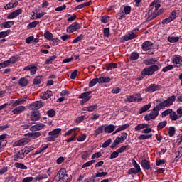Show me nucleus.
<instances>
[{
    "label": "nucleus",
    "instance_id": "13",
    "mask_svg": "<svg viewBox=\"0 0 182 182\" xmlns=\"http://www.w3.org/2000/svg\"><path fill=\"white\" fill-rule=\"evenodd\" d=\"M80 24L75 22L67 28V32L68 33H73V32H75V31H77V29H80Z\"/></svg>",
    "mask_w": 182,
    "mask_h": 182
},
{
    "label": "nucleus",
    "instance_id": "7",
    "mask_svg": "<svg viewBox=\"0 0 182 182\" xmlns=\"http://www.w3.org/2000/svg\"><path fill=\"white\" fill-rule=\"evenodd\" d=\"M157 70H159V65H153L150 67L144 68L142 70L141 74L144 75L145 76H151V75H154V72H157Z\"/></svg>",
    "mask_w": 182,
    "mask_h": 182
},
{
    "label": "nucleus",
    "instance_id": "20",
    "mask_svg": "<svg viewBox=\"0 0 182 182\" xmlns=\"http://www.w3.org/2000/svg\"><path fill=\"white\" fill-rule=\"evenodd\" d=\"M24 70H29L30 75H35L38 71V67L33 65H30L28 66H26L24 68Z\"/></svg>",
    "mask_w": 182,
    "mask_h": 182
},
{
    "label": "nucleus",
    "instance_id": "5",
    "mask_svg": "<svg viewBox=\"0 0 182 182\" xmlns=\"http://www.w3.org/2000/svg\"><path fill=\"white\" fill-rule=\"evenodd\" d=\"M132 164L134 168H131L127 171V174L132 175V174H139L141 171V168H140V164L137 163V161L132 159L131 160Z\"/></svg>",
    "mask_w": 182,
    "mask_h": 182
},
{
    "label": "nucleus",
    "instance_id": "48",
    "mask_svg": "<svg viewBox=\"0 0 182 182\" xmlns=\"http://www.w3.org/2000/svg\"><path fill=\"white\" fill-rule=\"evenodd\" d=\"M180 38L179 37H174V36H169L168 38V41L171 43H176V42H178Z\"/></svg>",
    "mask_w": 182,
    "mask_h": 182
},
{
    "label": "nucleus",
    "instance_id": "4",
    "mask_svg": "<svg viewBox=\"0 0 182 182\" xmlns=\"http://www.w3.org/2000/svg\"><path fill=\"white\" fill-rule=\"evenodd\" d=\"M60 133H62V129L56 128L50 131V132H48V136L46 138V140L50 142L56 141V139H58V137H59V136L60 135Z\"/></svg>",
    "mask_w": 182,
    "mask_h": 182
},
{
    "label": "nucleus",
    "instance_id": "2",
    "mask_svg": "<svg viewBox=\"0 0 182 182\" xmlns=\"http://www.w3.org/2000/svg\"><path fill=\"white\" fill-rule=\"evenodd\" d=\"M150 6H154L155 10L149 16V19H154V18H157V16H159V15H161V14H163V12L164 11V10H163V9H160V6H161V5L160 4H159V0L154 1L150 4Z\"/></svg>",
    "mask_w": 182,
    "mask_h": 182
},
{
    "label": "nucleus",
    "instance_id": "35",
    "mask_svg": "<svg viewBox=\"0 0 182 182\" xmlns=\"http://www.w3.org/2000/svg\"><path fill=\"white\" fill-rule=\"evenodd\" d=\"M151 107V104H147L146 105H144L140 109H139V114H141L144 113V112H147L149 109Z\"/></svg>",
    "mask_w": 182,
    "mask_h": 182
},
{
    "label": "nucleus",
    "instance_id": "51",
    "mask_svg": "<svg viewBox=\"0 0 182 182\" xmlns=\"http://www.w3.org/2000/svg\"><path fill=\"white\" fill-rule=\"evenodd\" d=\"M173 111V109H168L165 111H164L162 113H161V117H166V116H170V114H171V112Z\"/></svg>",
    "mask_w": 182,
    "mask_h": 182
},
{
    "label": "nucleus",
    "instance_id": "40",
    "mask_svg": "<svg viewBox=\"0 0 182 182\" xmlns=\"http://www.w3.org/2000/svg\"><path fill=\"white\" fill-rule=\"evenodd\" d=\"M14 166L16 168H20L21 170H28V166L22 163L16 162L14 164Z\"/></svg>",
    "mask_w": 182,
    "mask_h": 182
},
{
    "label": "nucleus",
    "instance_id": "24",
    "mask_svg": "<svg viewBox=\"0 0 182 182\" xmlns=\"http://www.w3.org/2000/svg\"><path fill=\"white\" fill-rule=\"evenodd\" d=\"M25 157V151L23 150H21L18 152H17L14 156V161H18V160H21V159H23Z\"/></svg>",
    "mask_w": 182,
    "mask_h": 182
},
{
    "label": "nucleus",
    "instance_id": "16",
    "mask_svg": "<svg viewBox=\"0 0 182 182\" xmlns=\"http://www.w3.org/2000/svg\"><path fill=\"white\" fill-rule=\"evenodd\" d=\"M42 107V103L36 101L30 104L28 107V110H38Z\"/></svg>",
    "mask_w": 182,
    "mask_h": 182
},
{
    "label": "nucleus",
    "instance_id": "19",
    "mask_svg": "<svg viewBox=\"0 0 182 182\" xmlns=\"http://www.w3.org/2000/svg\"><path fill=\"white\" fill-rule=\"evenodd\" d=\"M43 127H45V124L37 123L36 124L30 127V132H39V130H42Z\"/></svg>",
    "mask_w": 182,
    "mask_h": 182
},
{
    "label": "nucleus",
    "instance_id": "17",
    "mask_svg": "<svg viewBox=\"0 0 182 182\" xmlns=\"http://www.w3.org/2000/svg\"><path fill=\"white\" fill-rule=\"evenodd\" d=\"M21 14H22L21 9L15 10L7 16V19H15V18H16L17 16H19Z\"/></svg>",
    "mask_w": 182,
    "mask_h": 182
},
{
    "label": "nucleus",
    "instance_id": "61",
    "mask_svg": "<svg viewBox=\"0 0 182 182\" xmlns=\"http://www.w3.org/2000/svg\"><path fill=\"white\" fill-rule=\"evenodd\" d=\"M9 62H8V60H6L3 63H0V69H4L5 68H8V66H9Z\"/></svg>",
    "mask_w": 182,
    "mask_h": 182
},
{
    "label": "nucleus",
    "instance_id": "44",
    "mask_svg": "<svg viewBox=\"0 0 182 182\" xmlns=\"http://www.w3.org/2000/svg\"><path fill=\"white\" fill-rule=\"evenodd\" d=\"M18 83L22 87H25L28 85V80L25 77L21 78Z\"/></svg>",
    "mask_w": 182,
    "mask_h": 182
},
{
    "label": "nucleus",
    "instance_id": "6",
    "mask_svg": "<svg viewBox=\"0 0 182 182\" xmlns=\"http://www.w3.org/2000/svg\"><path fill=\"white\" fill-rule=\"evenodd\" d=\"M127 139V133L122 132L120 136H117L114 142L111 145V149H114L119 144H122V143H124V140Z\"/></svg>",
    "mask_w": 182,
    "mask_h": 182
},
{
    "label": "nucleus",
    "instance_id": "37",
    "mask_svg": "<svg viewBox=\"0 0 182 182\" xmlns=\"http://www.w3.org/2000/svg\"><path fill=\"white\" fill-rule=\"evenodd\" d=\"M105 132V125H101L97 127L96 130H95V136H99V134H101V133H103Z\"/></svg>",
    "mask_w": 182,
    "mask_h": 182
},
{
    "label": "nucleus",
    "instance_id": "57",
    "mask_svg": "<svg viewBox=\"0 0 182 182\" xmlns=\"http://www.w3.org/2000/svg\"><path fill=\"white\" fill-rule=\"evenodd\" d=\"M76 130H77V128H73L69 129L68 132H66L64 134L65 137H66V136H70V134L75 133V132H76Z\"/></svg>",
    "mask_w": 182,
    "mask_h": 182
},
{
    "label": "nucleus",
    "instance_id": "43",
    "mask_svg": "<svg viewBox=\"0 0 182 182\" xmlns=\"http://www.w3.org/2000/svg\"><path fill=\"white\" fill-rule=\"evenodd\" d=\"M18 55H16V56L14 55V56L11 57L9 60H7V62H9V65L14 64V63H16V62H18Z\"/></svg>",
    "mask_w": 182,
    "mask_h": 182
},
{
    "label": "nucleus",
    "instance_id": "50",
    "mask_svg": "<svg viewBox=\"0 0 182 182\" xmlns=\"http://www.w3.org/2000/svg\"><path fill=\"white\" fill-rule=\"evenodd\" d=\"M55 59H56L55 55L49 57L48 58L46 59V60L45 62V65H50L52 63V62H53V60H55Z\"/></svg>",
    "mask_w": 182,
    "mask_h": 182
},
{
    "label": "nucleus",
    "instance_id": "25",
    "mask_svg": "<svg viewBox=\"0 0 182 182\" xmlns=\"http://www.w3.org/2000/svg\"><path fill=\"white\" fill-rule=\"evenodd\" d=\"M41 119V115L39 114V112L33 111L31 112V120L32 122H38Z\"/></svg>",
    "mask_w": 182,
    "mask_h": 182
},
{
    "label": "nucleus",
    "instance_id": "42",
    "mask_svg": "<svg viewBox=\"0 0 182 182\" xmlns=\"http://www.w3.org/2000/svg\"><path fill=\"white\" fill-rule=\"evenodd\" d=\"M152 134H141L138 136L139 140H147L152 137Z\"/></svg>",
    "mask_w": 182,
    "mask_h": 182
},
{
    "label": "nucleus",
    "instance_id": "10",
    "mask_svg": "<svg viewBox=\"0 0 182 182\" xmlns=\"http://www.w3.org/2000/svg\"><path fill=\"white\" fill-rule=\"evenodd\" d=\"M92 91H87L84 93L80 94L78 96V99H82V100L80 102V105H85V103H87L90 100L92 99Z\"/></svg>",
    "mask_w": 182,
    "mask_h": 182
},
{
    "label": "nucleus",
    "instance_id": "45",
    "mask_svg": "<svg viewBox=\"0 0 182 182\" xmlns=\"http://www.w3.org/2000/svg\"><path fill=\"white\" fill-rule=\"evenodd\" d=\"M44 38L48 41H52L53 39V34L52 33L47 31L44 33Z\"/></svg>",
    "mask_w": 182,
    "mask_h": 182
},
{
    "label": "nucleus",
    "instance_id": "8",
    "mask_svg": "<svg viewBox=\"0 0 182 182\" xmlns=\"http://www.w3.org/2000/svg\"><path fill=\"white\" fill-rule=\"evenodd\" d=\"M176 102V96L172 95L168 97L166 100L159 104V106L161 107L162 109L164 107H170L173 103Z\"/></svg>",
    "mask_w": 182,
    "mask_h": 182
},
{
    "label": "nucleus",
    "instance_id": "31",
    "mask_svg": "<svg viewBox=\"0 0 182 182\" xmlns=\"http://www.w3.org/2000/svg\"><path fill=\"white\" fill-rule=\"evenodd\" d=\"M49 147V144L42 145L38 150L36 151L35 153V155L41 154V153H43L44 150H46Z\"/></svg>",
    "mask_w": 182,
    "mask_h": 182
},
{
    "label": "nucleus",
    "instance_id": "11",
    "mask_svg": "<svg viewBox=\"0 0 182 182\" xmlns=\"http://www.w3.org/2000/svg\"><path fill=\"white\" fill-rule=\"evenodd\" d=\"M127 100L134 103H140V102H143V97H141V94L137 93L129 96Z\"/></svg>",
    "mask_w": 182,
    "mask_h": 182
},
{
    "label": "nucleus",
    "instance_id": "33",
    "mask_svg": "<svg viewBox=\"0 0 182 182\" xmlns=\"http://www.w3.org/2000/svg\"><path fill=\"white\" fill-rule=\"evenodd\" d=\"M130 125L129 124H126L124 125H121L119 127H118L115 132H114V134H116V133H119V132H122L123 130H126V129H129Z\"/></svg>",
    "mask_w": 182,
    "mask_h": 182
},
{
    "label": "nucleus",
    "instance_id": "26",
    "mask_svg": "<svg viewBox=\"0 0 182 182\" xmlns=\"http://www.w3.org/2000/svg\"><path fill=\"white\" fill-rule=\"evenodd\" d=\"M52 95H53L52 91L47 90L44 92H42L41 95V99H43V100H46L49 99V97H51Z\"/></svg>",
    "mask_w": 182,
    "mask_h": 182
},
{
    "label": "nucleus",
    "instance_id": "14",
    "mask_svg": "<svg viewBox=\"0 0 182 182\" xmlns=\"http://www.w3.org/2000/svg\"><path fill=\"white\" fill-rule=\"evenodd\" d=\"M29 141H31V139H29V138H22L20 140H18L16 142H14V146L18 147V146H26V144H28Z\"/></svg>",
    "mask_w": 182,
    "mask_h": 182
},
{
    "label": "nucleus",
    "instance_id": "41",
    "mask_svg": "<svg viewBox=\"0 0 182 182\" xmlns=\"http://www.w3.org/2000/svg\"><path fill=\"white\" fill-rule=\"evenodd\" d=\"M169 119H171L172 122H176V120H178L179 118L178 116L177 115V112L173 111L172 109V112L169 115Z\"/></svg>",
    "mask_w": 182,
    "mask_h": 182
},
{
    "label": "nucleus",
    "instance_id": "56",
    "mask_svg": "<svg viewBox=\"0 0 182 182\" xmlns=\"http://www.w3.org/2000/svg\"><path fill=\"white\" fill-rule=\"evenodd\" d=\"M96 83H99V78L92 79L89 83V87H93Z\"/></svg>",
    "mask_w": 182,
    "mask_h": 182
},
{
    "label": "nucleus",
    "instance_id": "46",
    "mask_svg": "<svg viewBox=\"0 0 182 182\" xmlns=\"http://www.w3.org/2000/svg\"><path fill=\"white\" fill-rule=\"evenodd\" d=\"M37 25H39V21H33L27 26V28L28 29H32V28H36Z\"/></svg>",
    "mask_w": 182,
    "mask_h": 182
},
{
    "label": "nucleus",
    "instance_id": "54",
    "mask_svg": "<svg viewBox=\"0 0 182 182\" xmlns=\"http://www.w3.org/2000/svg\"><path fill=\"white\" fill-rule=\"evenodd\" d=\"M176 134V128L174 127H170L168 130V136L173 137Z\"/></svg>",
    "mask_w": 182,
    "mask_h": 182
},
{
    "label": "nucleus",
    "instance_id": "53",
    "mask_svg": "<svg viewBox=\"0 0 182 182\" xmlns=\"http://www.w3.org/2000/svg\"><path fill=\"white\" fill-rule=\"evenodd\" d=\"M139 55L138 53L133 52L130 55V59H131V60H137V59H139Z\"/></svg>",
    "mask_w": 182,
    "mask_h": 182
},
{
    "label": "nucleus",
    "instance_id": "49",
    "mask_svg": "<svg viewBox=\"0 0 182 182\" xmlns=\"http://www.w3.org/2000/svg\"><path fill=\"white\" fill-rule=\"evenodd\" d=\"M42 83V76H37L33 80L34 85H41Z\"/></svg>",
    "mask_w": 182,
    "mask_h": 182
},
{
    "label": "nucleus",
    "instance_id": "28",
    "mask_svg": "<svg viewBox=\"0 0 182 182\" xmlns=\"http://www.w3.org/2000/svg\"><path fill=\"white\" fill-rule=\"evenodd\" d=\"M52 173H53V168L50 167L48 171H47V174L45 175H41L38 177V180H43V178H48V177L50 176V175L52 174Z\"/></svg>",
    "mask_w": 182,
    "mask_h": 182
},
{
    "label": "nucleus",
    "instance_id": "52",
    "mask_svg": "<svg viewBox=\"0 0 182 182\" xmlns=\"http://www.w3.org/2000/svg\"><path fill=\"white\" fill-rule=\"evenodd\" d=\"M95 162H96V160H91L88 162H86L82 166V168H86L87 167H90V166H92V164H94V163Z\"/></svg>",
    "mask_w": 182,
    "mask_h": 182
},
{
    "label": "nucleus",
    "instance_id": "3",
    "mask_svg": "<svg viewBox=\"0 0 182 182\" xmlns=\"http://www.w3.org/2000/svg\"><path fill=\"white\" fill-rule=\"evenodd\" d=\"M161 109L162 108L159 106V105H157L155 107L153 108L149 114L145 115L144 120H146V122H149V120H154V119H156V117L160 114V110H161Z\"/></svg>",
    "mask_w": 182,
    "mask_h": 182
},
{
    "label": "nucleus",
    "instance_id": "21",
    "mask_svg": "<svg viewBox=\"0 0 182 182\" xmlns=\"http://www.w3.org/2000/svg\"><path fill=\"white\" fill-rule=\"evenodd\" d=\"M141 48L143 50L147 52V50H150L153 48V43L151 41H145L142 43Z\"/></svg>",
    "mask_w": 182,
    "mask_h": 182
},
{
    "label": "nucleus",
    "instance_id": "9",
    "mask_svg": "<svg viewBox=\"0 0 182 182\" xmlns=\"http://www.w3.org/2000/svg\"><path fill=\"white\" fill-rule=\"evenodd\" d=\"M134 130L135 132H140V130H143V133H145L146 134L151 132V128H150V125L144 123L137 124L134 127Z\"/></svg>",
    "mask_w": 182,
    "mask_h": 182
},
{
    "label": "nucleus",
    "instance_id": "30",
    "mask_svg": "<svg viewBox=\"0 0 182 182\" xmlns=\"http://www.w3.org/2000/svg\"><path fill=\"white\" fill-rule=\"evenodd\" d=\"M175 154L176 156L175 158V160H176V161L180 160V159H181V157H182V147L181 146H180L177 149Z\"/></svg>",
    "mask_w": 182,
    "mask_h": 182
},
{
    "label": "nucleus",
    "instance_id": "22",
    "mask_svg": "<svg viewBox=\"0 0 182 182\" xmlns=\"http://www.w3.org/2000/svg\"><path fill=\"white\" fill-rule=\"evenodd\" d=\"M116 130V126L113 124L109 125H104V132L105 133H107L109 134V133H112Z\"/></svg>",
    "mask_w": 182,
    "mask_h": 182
},
{
    "label": "nucleus",
    "instance_id": "36",
    "mask_svg": "<svg viewBox=\"0 0 182 182\" xmlns=\"http://www.w3.org/2000/svg\"><path fill=\"white\" fill-rule=\"evenodd\" d=\"M110 77H100L98 78V83H109Z\"/></svg>",
    "mask_w": 182,
    "mask_h": 182
},
{
    "label": "nucleus",
    "instance_id": "60",
    "mask_svg": "<svg viewBox=\"0 0 182 182\" xmlns=\"http://www.w3.org/2000/svg\"><path fill=\"white\" fill-rule=\"evenodd\" d=\"M166 126H167V121H163L158 124L157 127L158 129H164Z\"/></svg>",
    "mask_w": 182,
    "mask_h": 182
},
{
    "label": "nucleus",
    "instance_id": "29",
    "mask_svg": "<svg viewBox=\"0 0 182 182\" xmlns=\"http://www.w3.org/2000/svg\"><path fill=\"white\" fill-rule=\"evenodd\" d=\"M25 136H28V137H31V139H38V138L41 137V132H36L28 133V134H25Z\"/></svg>",
    "mask_w": 182,
    "mask_h": 182
},
{
    "label": "nucleus",
    "instance_id": "12",
    "mask_svg": "<svg viewBox=\"0 0 182 182\" xmlns=\"http://www.w3.org/2000/svg\"><path fill=\"white\" fill-rule=\"evenodd\" d=\"M161 85L156 84H151L149 86L145 88V92L146 93H153L154 92H159L161 90Z\"/></svg>",
    "mask_w": 182,
    "mask_h": 182
},
{
    "label": "nucleus",
    "instance_id": "15",
    "mask_svg": "<svg viewBox=\"0 0 182 182\" xmlns=\"http://www.w3.org/2000/svg\"><path fill=\"white\" fill-rule=\"evenodd\" d=\"M137 32H139V28H136V29L133 30L132 32H131L130 33L124 36L123 37V40L125 41H130L132 39H134V38H136V36H137L136 35V33H137Z\"/></svg>",
    "mask_w": 182,
    "mask_h": 182
},
{
    "label": "nucleus",
    "instance_id": "63",
    "mask_svg": "<svg viewBox=\"0 0 182 182\" xmlns=\"http://www.w3.org/2000/svg\"><path fill=\"white\" fill-rule=\"evenodd\" d=\"M174 69V67L173 66V65H169L168 66H166L165 68H164L162 69V72H168V70H171Z\"/></svg>",
    "mask_w": 182,
    "mask_h": 182
},
{
    "label": "nucleus",
    "instance_id": "1",
    "mask_svg": "<svg viewBox=\"0 0 182 182\" xmlns=\"http://www.w3.org/2000/svg\"><path fill=\"white\" fill-rule=\"evenodd\" d=\"M72 180V175L66 172V169L61 168L53 178V182H70Z\"/></svg>",
    "mask_w": 182,
    "mask_h": 182
},
{
    "label": "nucleus",
    "instance_id": "32",
    "mask_svg": "<svg viewBox=\"0 0 182 182\" xmlns=\"http://www.w3.org/2000/svg\"><path fill=\"white\" fill-rule=\"evenodd\" d=\"M25 102H26V98H21L20 100L14 101L13 102L12 106L14 107H16V106H19V105H23V103H25Z\"/></svg>",
    "mask_w": 182,
    "mask_h": 182
},
{
    "label": "nucleus",
    "instance_id": "62",
    "mask_svg": "<svg viewBox=\"0 0 182 182\" xmlns=\"http://www.w3.org/2000/svg\"><path fill=\"white\" fill-rule=\"evenodd\" d=\"M166 163V159H158L156 160V166H161Z\"/></svg>",
    "mask_w": 182,
    "mask_h": 182
},
{
    "label": "nucleus",
    "instance_id": "23",
    "mask_svg": "<svg viewBox=\"0 0 182 182\" xmlns=\"http://www.w3.org/2000/svg\"><path fill=\"white\" fill-rule=\"evenodd\" d=\"M172 63H173V65H176V68H180L182 63V57L180 55L176 56L175 58H173Z\"/></svg>",
    "mask_w": 182,
    "mask_h": 182
},
{
    "label": "nucleus",
    "instance_id": "55",
    "mask_svg": "<svg viewBox=\"0 0 182 182\" xmlns=\"http://www.w3.org/2000/svg\"><path fill=\"white\" fill-rule=\"evenodd\" d=\"M97 109V104H95L93 105H90L87 107V112H95Z\"/></svg>",
    "mask_w": 182,
    "mask_h": 182
},
{
    "label": "nucleus",
    "instance_id": "58",
    "mask_svg": "<svg viewBox=\"0 0 182 182\" xmlns=\"http://www.w3.org/2000/svg\"><path fill=\"white\" fill-rule=\"evenodd\" d=\"M86 137H87L86 134H82L77 137V141H80V142L85 141V140H86Z\"/></svg>",
    "mask_w": 182,
    "mask_h": 182
},
{
    "label": "nucleus",
    "instance_id": "47",
    "mask_svg": "<svg viewBox=\"0 0 182 182\" xmlns=\"http://www.w3.org/2000/svg\"><path fill=\"white\" fill-rule=\"evenodd\" d=\"M144 65H154L156 63V60L154 58L149 59V60H144Z\"/></svg>",
    "mask_w": 182,
    "mask_h": 182
},
{
    "label": "nucleus",
    "instance_id": "59",
    "mask_svg": "<svg viewBox=\"0 0 182 182\" xmlns=\"http://www.w3.org/2000/svg\"><path fill=\"white\" fill-rule=\"evenodd\" d=\"M112 143V139H109L107 140H106L103 144L102 147H103V149H106V147H109V146H110V144Z\"/></svg>",
    "mask_w": 182,
    "mask_h": 182
},
{
    "label": "nucleus",
    "instance_id": "27",
    "mask_svg": "<svg viewBox=\"0 0 182 182\" xmlns=\"http://www.w3.org/2000/svg\"><path fill=\"white\" fill-rule=\"evenodd\" d=\"M141 166H142L144 170H150V168H151L150 162H149V161H147V159L142 160Z\"/></svg>",
    "mask_w": 182,
    "mask_h": 182
},
{
    "label": "nucleus",
    "instance_id": "64",
    "mask_svg": "<svg viewBox=\"0 0 182 182\" xmlns=\"http://www.w3.org/2000/svg\"><path fill=\"white\" fill-rule=\"evenodd\" d=\"M47 114L49 117H53L56 114V112L53 109H50L47 112Z\"/></svg>",
    "mask_w": 182,
    "mask_h": 182
},
{
    "label": "nucleus",
    "instance_id": "39",
    "mask_svg": "<svg viewBox=\"0 0 182 182\" xmlns=\"http://www.w3.org/2000/svg\"><path fill=\"white\" fill-rule=\"evenodd\" d=\"M92 4V1L85 2V3H82L81 4H79L78 6H77L75 7V9H82V8H86V6H89Z\"/></svg>",
    "mask_w": 182,
    "mask_h": 182
},
{
    "label": "nucleus",
    "instance_id": "34",
    "mask_svg": "<svg viewBox=\"0 0 182 182\" xmlns=\"http://www.w3.org/2000/svg\"><path fill=\"white\" fill-rule=\"evenodd\" d=\"M14 21H4L1 23V26H3V28H9L14 26Z\"/></svg>",
    "mask_w": 182,
    "mask_h": 182
},
{
    "label": "nucleus",
    "instance_id": "18",
    "mask_svg": "<svg viewBox=\"0 0 182 182\" xmlns=\"http://www.w3.org/2000/svg\"><path fill=\"white\" fill-rule=\"evenodd\" d=\"M25 110H26V107H25V106H23V105H20V106H18L17 107L14 108L11 111V113H13V114H21V113H23V112H25Z\"/></svg>",
    "mask_w": 182,
    "mask_h": 182
},
{
    "label": "nucleus",
    "instance_id": "38",
    "mask_svg": "<svg viewBox=\"0 0 182 182\" xmlns=\"http://www.w3.org/2000/svg\"><path fill=\"white\" fill-rule=\"evenodd\" d=\"M117 68V63H110L106 65V70H112V69H116Z\"/></svg>",
    "mask_w": 182,
    "mask_h": 182
}]
</instances>
